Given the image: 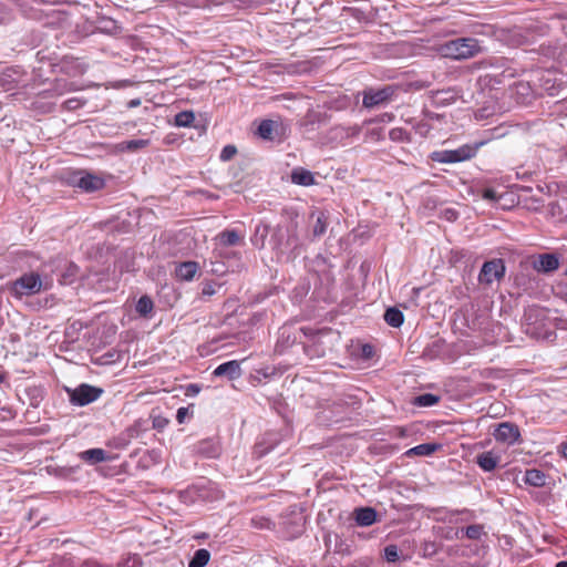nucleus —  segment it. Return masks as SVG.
Instances as JSON below:
<instances>
[{
    "instance_id": "f3484780",
    "label": "nucleus",
    "mask_w": 567,
    "mask_h": 567,
    "mask_svg": "<svg viewBox=\"0 0 567 567\" xmlns=\"http://www.w3.org/2000/svg\"><path fill=\"white\" fill-rule=\"evenodd\" d=\"M217 239L219 240L220 245L230 247L238 245L243 237L239 235L237 230L227 229L218 234Z\"/></svg>"
},
{
    "instance_id": "de8ad7c7",
    "label": "nucleus",
    "mask_w": 567,
    "mask_h": 567,
    "mask_svg": "<svg viewBox=\"0 0 567 567\" xmlns=\"http://www.w3.org/2000/svg\"><path fill=\"white\" fill-rule=\"evenodd\" d=\"M75 269H76V267H75V266H73V265H72V266H70V271H71V274H72V275H73V270H75Z\"/></svg>"
},
{
    "instance_id": "49530a36",
    "label": "nucleus",
    "mask_w": 567,
    "mask_h": 567,
    "mask_svg": "<svg viewBox=\"0 0 567 567\" xmlns=\"http://www.w3.org/2000/svg\"><path fill=\"white\" fill-rule=\"evenodd\" d=\"M556 567H567V561L563 560L556 564Z\"/></svg>"
},
{
    "instance_id": "39448f33",
    "label": "nucleus",
    "mask_w": 567,
    "mask_h": 567,
    "mask_svg": "<svg viewBox=\"0 0 567 567\" xmlns=\"http://www.w3.org/2000/svg\"><path fill=\"white\" fill-rule=\"evenodd\" d=\"M505 275V265L502 259L485 261L478 275L481 284L491 285Z\"/></svg>"
},
{
    "instance_id": "8fccbe9b",
    "label": "nucleus",
    "mask_w": 567,
    "mask_h": 567,
    "mask_svg": "<svg viewBox=\"0 0 567 567\" xmlns=\"http://www.w3.org/2000/svg\"><path fill=\"white\" fill-rule=\"evenodd\" d=\"M432 547H434V544H431V547L425 548V551L432 550Z\"/></svg>"
},
{
    "instance_id": "a211bd4d",
    "label": "nucleus",
    "mask_w": 567,
    "mask_h": 567,
    "mask_svg": "<svg viewBox=\"0 0 567 567\" xmlns=\"http://www.w3.org/2000/svg\"><path fill=\"white\" fill-rule=\"evenodd\" d=\"M80 458L91 463H100L106 460V452L103 449H90L80 453Z\"/></svg>"
},
{
    "instance_id": "423d86ee",
    "label": "nucleus",
    "mask_w": 567,
    "mask_h": 567,
    "mask_svg": "<svg viewBox=\"0 0 567 567\" xmlns=\"http://www.w3.org/2000/svg\"><path fill=\"white\" fill-rule=\"evenodd\" d=\"M494 439L497 442L504 443L508 446L515 445L520 442V432L517 425L511 422H503L495 429Z\"/></svg>"
},
{
    "instance_id": "f8f14e48",
    "label": "nucleus",
    "mask_w": 567,
    "mask_h": 567,
    "mask_svg": "<svg viewBox=\"0 0 567 567\" xmlns=\"http://www.w3.org/2000/svg\"><path fill=\"white\" fill-rule=\"evenodd\" d=\"M280 124L272 120H262L257 128V134L266 141H274L278 134Z\"/></svg>"
},
{
    "instance_id": "f03ea898",
    "label": "nucleus",
    "mask_w": 567,
    "mask_h": 567,
    "mask_svg": "<svg viewBox=\"0 0 567 567\" xmlns=\"http://www.w3.org/2000/svg\"><path fill=\"white\" fill-rule=\"evenodd\" d=\"M480 145L464 144L455 150L435 151L431 154V159L442 164H453L467 161L475 156Z\"/></svg>"
},
{
    "instance_id": "09e8293b",
    "label": "nucleus",
    "mask_w": 567,
    "mask_h": 567,
    "mask_svg": "<svg viewBox=\"0 0 567 567\" xmlns=\"http://www.w3.org/2000/svg\"><path fill=\"white\" fill-rule=\"evenodd\" d=\"M432 547H434V544H431V547L425 548V551L432 550Z\"/></svg>"
},
{
    "instance_id": "6e6552de",
    "label": "nucleus",
    "mask_w": 567,
    "mask_h": 567,
    "mask_svg": "<svg viewBox=\"0 0 567 567\" xmlns=\"http://www.w3.org/2000/svg\"><path fill=\"white\" fill-rule=\"evenodd\" d=\"M240 362L231 360L219 364L213 372L215 377H227L229 380H236L241 377Z\"/></svg>"
},
{
    "instance_id": "9d476101",
    "label": "nucleus",
    "mask_w": 567,
    "mask_h": 567,
    "mask_svg": "<svg viewBox=\"0 0 567 567\" xmlns=\"http://www.w3.org/2000/svg\"><path fill=\"white\" fill-rule=\"evenodd\" d=\"M559 267L558 257L554 254L539 255L534 261V268L539 272H551Z\"/></svg>"
},
{
    "instance_id": "cd10ccee",
    "label": "nucleus",
    "mask_w": 567,
    "mask_h": 567,
    "mask_svg": "<svg viewBox=\"0 0 567 567\" xmlns=\"http://www.w3.org/2000/svg\"><path fill=\"white\" fill-rule=\"evenodd\" d=\"M439 402V396L432 393H424L415 398V404L419 406H433Z\"/></svg>"
},
{
    "instance_id": "f704fd0d",
    "label": "nucleus",
    "mask_w": 567,
    "mask_h": 567,
    "mask_svg": "<svg viewBox=\"0 0 567 567\" xmlns=\"http://www.w3.org/2000/svg\"><path fill=\"white\" fill-rule=\"evenodd\" d=\"M393 117H394L393 114L384 113V114H381L380 116H378L374 120L367 121L365 123L367 124H372V123H375V122L390 123V122H392Z\"/></svg>"
},
{
    "instance_id": "0eeeda50",
    "label": "nucleus",
    "mask_w": 567,
    "mask_h": 567,
    "mask_svg": "<svg viewBox=\"0 0 567 567\" xmlns=\"http://www.w3.org/2000/svg\"><path fill=\"white\" fill-rule=\"evenodd\" d=\"M392 94L390 89L369 90L363 94V106L371 109L386 101Z\"/></svg>"
},
{
    "instance_id": "dca6fc26",
    "label": "nucleus",
    "mask_w": 567,
    "mask_h": 567,
    "mask_svg": "<svg viewBox=\"0 0 567 567\" xmlns=\"http://www.w3.org/2000/svg\"><path fill=\"white\" fill-rule=\"evenodd\" d=\"M524 482L530 486L542 487L546 484V475L537 468H530L525 472Z\"/></svg>"
},
{
    "instance_id": "1a4fd4ad",
    "label": "nucleus",
    "mask_w": 567,
    "mask_h": 567,
    "mask_svg": "<svg viewBox=\"0 0 567 567\" xmlns=\"http://www.w3.org/2000/svg\"><path fill=\"white\" fill-rule=\"evenodd\" d=\"M74 184L85 192H94L104 186V181L95 175L81 173L80 176L74 179Z\"/></svg>"
},
{
    "instance_id": "72a5a7b5",
    "label": "nucleus",
    "mask_w": 567,
    "mask_h": 567,
    "mask_svg": "<svg viewBox=\"0 0 567 567\" xmlns=\"http://www.w3.org/2000/svg\"><path fill=\"white\" fill-rule=\"evenodd\" d=\"M203 296L210 297L216 293V284L209 281L205 282L202 288Z\"/></svg>"
},
{
    "instance_id": "5701e85b",
    "label": "nucleus",
    "mask_w": 567,
    "mask_h": 567,
    "mask_svg": "<svg viewBox=\"0 0 567 567\" xmlns=\"http://www.w3.org/2000/svg\"><path fill=\"white\" fill-rule=\"evenodd\" d=\"M195 121V114L192 111H182L175 115L174 124L177 127H188Z\"/></svg>"
},
{
    "instance_id": "4468645a",
    "label": "nucleus",
    "mask_w": 567,
    "mask_h": 567,
    "mask_svg": "<svg viewBox=\"0 0 567 567\" xmlns=\"http://www.w3.org/2000/svg\"><path fill=\"white\" fill-rule=\"evenodd\" d=\"M198 270V264L195 261H185L176 266L175 272L176 277L185 280L190 281L196 272Z\"/></svg>"
},
{
    "instance_id": "c03bdc74",
    "label": "nucleus",
    "mask_w": 567,
    "mask_h": 567,
    "mask_svg": "<svg viewBox=\"0 0 567 567\" xmlns=\"http://www.w3.org/2000/svg\"><path fill=\"white\" fill-rule=\"evenodd\" d=\"M362 351H363L364 355H370L372 352V347L369 344H365V346H363Z\"/></svg>"
},
{
    "instance_id": "9b49d317",
    "label": "nucleus",
    "mask_w": 567,
    "mask_h": 567,
    "mask_svg": "<svg viewBox=\"0 0 567 567\" xmlns=\"http://www.w3.org/2000/svg\"><path fill=\"white\" fill-rule=\"evenodd\" d=\"M499 461L501 455L494 451H486L476 456V463L484 472L494 471Z\"/></svg>"
},
{
    "instance_id": "a19ab883",
    "label": "nucleus",
    "mask_w": 567,
    "mask_h": 567,
    "mask_svg": "<svg viewBox=\"0 0 567 567\" xmlns=\"http://www.w3.org/2000/svg\"><path fill=\"white\" fill-rule=\"evenodd\" d=\"M200 391V388L197 384H189L187 388V394L192 393L194 395L198 394Z\"/></svg>"
},
{
    "instance_id": "c756f323",
    "label": "nucleus",
    "mask_w": 567,
    "mask_h": 567,
    "mask_svg": "<svg viewBox=\"0 0 567 567\" xmlns=\"http://www.w3.org/2000/svg\"><path fill=\"white\" fill-rule=\"evenodd\" d=\"M384 557L386 561L394 563L399 558V550L395 545H389L384 548Z\"/></svg>"
},
{
    "instance_id": "f257e3e1",
    "label": "nucleus",
    "mask_w": 567,
    "mask_h": 567,
    "mask_svg": "<svg viewBox=\"0 0 567 567\" xmlns=\"http://www.w3.org/2000/svg\"><path fill=\"white\" fill-rule=\"evenodd\" d=\"M481 51L480 43L473 38H458L439 45L437 52L447 59L465 60L473 58Z\"/></svg>"
},
{
    "instance_id": "3c124183",
    "label": "nucleus",
    "mask_w": 567,
    "mask_h": 567,
    "mask_svg": "<svg viewBox=\"0 0 567 567\" xmlns=\"http://www.w3.org/2000/svg\"><path fill=\"white\" fill-rule=\"evenodd\" d=\"M432 547H434V544H431V547L425 548V551L432 550Z\"/></svg>"
},
{
    "instance_id": "c85d7f7f",
    "label": "nucleus",
    "mask_w": 567,
    "mask_h": 567,
    "mask_svg": "<svg viewBox=\"0 0 567 567\" xmlns=\"http://www.w3.org/2000/svg\"><path fill=\"white\" fill-rule=\"evenodd\" d=\"M367 141L378 142L383 138V128L382 127H371L365 133Z\"/></svg>"
},
{
    "instance_id": "79ce46f5",
    "label": "nucleus",
    "mask_w": 567,
    "mask_h": 567,
    "mask_svg": "<svg viewBox=\"0 0 567 567\" xmlns=\"http://www.w3.org/2000/svg\"><path fill=\"white\" fill-rule=\"evenodd\" d=\"M445 217L447 220H455L457 217V214L454 210L447 209V210H445Z\"/></svg>"
},
{
    "instance_id": "e433bc0d",
    "label": "nucleus",
    "mask_w": 567,
    "mask_h": 567,
    "mask_svg": "<svg viewBox=\"0 0 567 567\" xmlns=\"http://www.w3.org/2000/svg\"><path fill=\"white\" fill-rule=\"evenodd\" d=\"M188 415V408H179L176 412V420L179 424L185 422L186 416Z\"/></svg>"
},
{
    "instance_id": "20e7f679",
    "label": "nucleus",
    "mask_w": 567,
    "mask_h": 567,
    "mask_svg": "<svg viewBox=\"0 0 567 567\" xmlns=\"http://www.w3.org/2000/svg\"><path fill=\"white\" fill-rule=\"evenodd\" d=\"M102 393V389L83 383L78 388L69 391V396L72 404L84 406L96 401Z\"/></svg>"
},
{
    "instance_id": "7ed1b4c3",
    "label": "nucleus",
    "mask_w": 567,
    "mask_h": 567,
    "mask_svg": "<svg viewBox=\"0 0 567 567\" xmlns=\"http://www.w3.org/2000/svg\"><path fill=\"white\" fill-rule=\"evenodd\" d=\"M42 288V280L38 274L30 272L18 278L11 287L13 296L21 298L23 296H31L40 292Z\"/></svg>"
},
{
    "instance_id": "6ab92c4d",
    "label": "nucleus",
    "mask_w": 567,
    "mask_h": 567,
    "mask_svg": "<svg viewBox=\"0 0 567 567\" xmlns=\"http://www.w3.org/2000/svg\"><path fill=\"white\" fill-rule=\"evenodd\" d=\"M384 320L389 326L399 328L404 321V316L398 308H388L384 313Z\"/></svg>"
},
{
    "instance_id": "bb28decb",
    "label": "nucleus",
    "mask_w": 567,
    "mask_h": 567,
    "mask_svg": "<svg viewBox=\"0 0 567 567\" xmlns=\"http://www.w3.org/2000/svg\"><path fill=\"white\" fill-rule=\"evenodd\" d=\"M389 137L393 142H410L409 133L402 127H394L389 132Z\"/></svg>"
},
{
    "instance_id": "b1692460",
    "label": "nucleus",
    "mask_w": 567,
    "mask_h": 567,
    "mask_svg": "<svg viewBox=\"0 0 567 567\" xmlns=\"http://www.w3.org/2000/svg\"><path fill=\"white\" fill-rule=\"evenodd\" d=\"M138 435V429H137V424H134L130 427H127L118 437H117V441H118V444L117 446H126L131 440L135 439L136 436Z\"/></svg>"
},
{
    "instance_id": "c9c22d12",
    "label": "nucleus",
    "mask_w": 567,
    "mask_h": 567,
    "mask_svg": "<svg viewBox=\"0 0 567 567\" xmlns=\"http://www.w3.org/2000/svg\"><path fill=\"white\" fill-rule=\"evenodd\" d=\"M123 567H141V559L137 555H133L131 557H128Z\"/></svg>"
},
{
    "instance_id": "a18cd8bd",
    "label": "nucleus",
    "mask_w": 567,
    "mask_h": 567,
    "mask_svg": "<svg viewBox=\"0 0 567 567\" xmlns=\"http://www.w3.org/2000/svg\"><path fill=\"white\" fill-rule=\"evenodd\" d=\"M561 455L567 458V443L561 444Z\"/></svg>"
},
{
    "instance_id": "ea45409f",
    "label": "nucleus",
    "mask_w": 567,
    "mask_h": 567,
    "mask_svg": "<svg viewBox=\"0 0 567 567\" xmlns=\"http://www.w3.org/2000/svg\"><path fill=\"white\" fill-rule=\"evenodd\" d=\"M483 197L485 199L495 200L496 199V192L494 189H485Z\"/></svg>"
},
{
    "instance_id": "412c9836",
    "label": "nucleus",
    "mask_w": 567,
    "mask_h": 567,
    "mask_svg": "<svg viewBox=\"0 0 567 567\" xmlns=\"http://www.w3.org/2000/svg\"><path fill=\"white\" fill-rule=\"evenodd\" d=\"M150 145V140H130L118 144L120 151L135 152Z\"/></svg>"
},
{
    "instance_id": "58836bf2",
    "label": "nucleus",
    "mask_w": 567,
    "mask_h": 567,
    "mask_svg": "<svg viewBox=\"0 0 567 567\" xmlns=\"http://www.w3.org/2000/svg\"><path fill=\"white\" fill-rule=\"evenodd\" d=\"M361 133V126L353 125L347 130V136H358Z\"/></svg>"
},
{
    "instance_id": "2f4dec72",
    "label": "nucleus",
    "mask_w": 567,
    "mask_h": 567,
    "mask_svg": "<svg viewBox=\"0 0 567 567\" xmlns=\"http://www.w3.org/2000/svg\"><path fill=\"white\" fill-rule=\"evenodd\" d=\"M465 535L470 539H477L481 535V527L477 525H471L465 528Z\"/></svg>"
},
{
    "instance_id": "4c0bfd02",
    "label": "nucleus",
    "mask_w": 567,
    "mask_h": 567,
    "mask_svg": "<svg viewBox=\"0 0 567 567\" xmlns=\"http://www.w3.org/2000/svg\"><path fill=\"white\" fill-rule=\"evenodd\" d=\"M64 106L68 110H75L81 106V102L78 99H70L64 102Z\"/></svg>"
},
{
    "instance_id": "4be33fe9",
    "label": "nucleus",
    "mask_w": 567,
    "mask_h": 567,
    "mask_svg": "<svg viewBox=\"0 0 567 567\" xmlns=\"http://www.w3.org/2000/svg\"><path fill=\"white\" fill-rule=\"evenodd\" d=\"M439 447L440 446L434 443H423L410 449L408 454L429 456L432 455L435 451H437Z\"/></svg>"
},
{
    "instance_id": "393cba45",
    "label": "nucleus",
    "mask_w": 567,
    "mask_h": 567,
    "mask_svg": "<svg viewBox=\"0 0 567 567\" xmlns=\"http://www.w3.org/2000/svg\"><path fill=\"white\" fill-rule=\"evenodd\" d=\"M154 303L148 296H142L136 303V311L141 316H147L152 312Z\"/></svg>"
},
{
    "instance_id": "473e14b6",
    "label": "nucleus",
    "mask_w": 567,
    "mask_h": 567,
    "mask_svg": "<svg viewBox=\"0 0 567 567\" xmlns=\"http://www.w3.org/2000/svg\"><path fill=\"white\" fill-rule=\"evenodd\" d=\"M237 150L235 146L233 145H226L223 150H221V153H220V159L223 161H228L235 154H236Z\"/></svg>"
},
{
    "instance_id": "864d4df0",
    "label": "nucleus",
    "mask_w": 567,
    "mask_h": 567,
    "mask_svg": "<svg viewBox=\"0 0 567 567\" xmlns=\"http://www.w3.org/2000/svg\"><path fill=\"white\" fill-rule=\"evenodd\" d=\"M2 326V320L0 319V327Z\"/></svg>"
},
{
    "instance_id": "37998d69",
    "label": "nucleus",
    "mask_w": 567,
    "mask_h": 567,
    "mask_svg": "<svg viewBox=\"0 0 567 567\" xmlns=\"http://www.w3.org/2000/svg\"><path fill=\"white\" fill-rule=\"evenodd\" d=\"M140 104H141V101H140L138 99H134V100H131V101L127 103V106H128L130 109H132V107H136V106H138Z\"/></svg>"
},
{
    "instance_id": "7c9ffc66",
    "label": "nucleus",
    "mask_w": 567,
    "mask_h": 567,
    "mask_svg": "<svg viewBox=\"0 0 567 567\" xmlns=\"http://www.w3.org/2000/svg\"><path fill=\"white\" fill-rule=\"evenodd\" d=\"M176 7H190V8H200L206 4V0H175Z\"/></svg>"
},
{
    "instance_id": "ddd939ff",
    "label": "nucleus",
    "mask_w": 567,
    "mask_h": 567,
    "mask_svg": "<svg viewBox=\"0 0 567 567\" xmlns=\"http://www.w3.org/2000/svg\"><path fill=\"white\" fill-rule=\"evenodd\" d=\"M291 182L300 186H310L315 184V176L310 171L297 167L291 172Z\"/></svg>"
},
{
    "instance_id": "aec40b11",
    "label": "nucleus",
    "mask_w": 567,
    "mask_h": 567,
    "mask_svg": "<svg viewBox=\"0 0 567 567\" xmlns=\"http://www.w3.org/2000/svg\"><path fill=\"white\" fill-rule=\"evenodd\" d=\"M210 554L207 549H197L188 563V567H204L208 564Z\"/></svg>"
},
{
    "instance_id": "a878e982",
    "label": "nucleus",
    "mask_w": 567,
    "mask_h": 567,
    "mask_svg": "<svg viewBox=\"0 0 567 567\" xmlns=\"http://www.w3.org/2000/svg\"><path fill=\"white\" fill-rule=\"evenodd\" d=\"M328 221L324 213H319L313 225V236L320 237L327 230Z\"/></svg>"
},
{
    "instance_id": "2eb2a0df",
    "label": "nucleus",
    "mask_w": 567,
    "mask_h": 567,
    "mask_svg": "<svg viewBox=\"0 0 567 567\" xmlns=\"http://www.w3.org/2000/svg\"><path fill=\"white\" fill-rule=\"evenodd\" d=\"M354 519L359 526H370L377 519V512L371 507L355 509Z\"/></svg>"
},
{
    "instance_id": "603ef678",
    "label": "nucleus",
    "mask_w": 567,
    "mask_h": 567,
    "mask_svg": "<svg viewBox=\"0 0 567 567\" xmlns=\"http://www.w3.org/2000/svg\"><path fill=\"white\" fill-rule=\"evenodd\" d=\"M2 381H3V375H2V374H0V382H2Z\"/></svg>"
}]
</instances>
